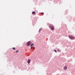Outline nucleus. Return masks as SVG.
I'll return each mask as SVG.
<instances>
[{
    "mask_svg": "<svg viewBox=\"0 0 75 75\" xmlns=\"http://www.w3.org/2000/svg\"><path fill=\"white\" fill-rule=\"evenodd\" d=\"M53 25L52 24H50V25L49 27L51 30H54V27Z\"/></svg>",
    "mask_w": 75,
    "mask_h": 75,
    "instance_id": "1",
    "label": "nucleus"
},
{
    "mask_svg": "<svg viewBox=\"0 0 75 75\" xmlns=\"http://www.w3.org/2000/svg\"><path fill=\"white\" fill-rule=\"evenodd\" d=\"M69 38H70L71 40H74V37L72 36H69Z\"/></svg>",
    "mask_w": 75,
    "mask_h": 75,
    "instance_id": "2",
    "label": "nucleus"
},
{
    "mask_svg": "<svg viewBox=\"0 0 75 75\" xmlns=\"http://www.w3.org/2000/svg\"><path fill=\"white\" fill-rule=\"evenodd\" d=\"M31 44V41H29L28 42L27 45L28 46H29L30 45V44Z\"/></svg>",
    "mask_w": 75,
    "mask_h": 75,
    "instance_id": "3",
    "label": "nucleus"
},
{
    "mask_svg": "<svg viewBox=\"0 0 75 75\" xmlns=\"http://www.w3.org/2000/svg\"><path fill=\"white\" fill-rule=\"evenodd\" d=\"M67 67L66 66H64L63 68V69L64 70H67Z\"/></svg>",
    "mask_w": 75,
    "mask_h": 75,
    "instance_id": "4",
    "label": "nucleus"
},
{
    "mask_svg": "<svg viewBox=\"0 0 75 75\" xmlns=\"http://www.w3.org/2000/svg\"><path fill=\"white\" fill-rule=\"evenodd\" d=\"M30 62H31V60H30V59H28V60L27 63L28 64H30Z\"/></svg>",
    "mask_w": 75,
    "mask_h": 75,
    "instance_id": "5",
    "label": "nucleus"
},
{
    "mask_svg": "<svg viewBox=\"0 0 75 75\" xmlns=\"http://www.w3.org/2000/svg\"><path fill=\"white\" fill-rule=\"evenodd\" d=\"M33 45H34V44L33 43L30 45V46L32 47V46H33Z\"/></svg>",
    "mask_w": 75,
    "mask_h": 75,
    "instance_id": "6",
    "label": "nucleus"
},
{
    "mask_svg": "<svg viewBox=\"0 0 75 75\" xmlns=\"http://www.w3.org/2000/svg\"><path fill=\"white\" fill-rule=\"evenodd\" d=\"M12 49H13V50H16L15 48H14V47H13V48H12Z\"/></svg>",
    "mask_w": 75,
    "mask_h": 75,
    "instance_id": "7",
    "label": "nucleus"
},
{
    "mask_svg": "<svg viewBox=\"0 0 75 75\" xmlns=\"http://www.w3.org/2000/svg\"><path fill=\"white\" fill-rule=\"evenodd\" d=\"M35 11H34L32 12V13L33 14H35Z\"/></svg>",
    "mask_w": 75,
    "mask_h": 75,
    "instance_id": "8",
    "label": "nucleus"
},
{
    "mask_svg": "<svg viewBox=\"0 0 75 75\" xmlns=\"http://www.w3.org/2000/svg\"><path fill=\"white\" fill-rule=\"evenodd\" d=\"M54 51H55V52L56 53L57 52V51L56 50H54Z\"/></svg>",
    "mask_w": 75,
    "mask_h": 75,
    "instance_id": "9",
    "label": "nucleus"
},
{
    "mask_svg": "<svg viewBox=\"0 0 75 75\" xmlns=\"http://www.w3.org/2000/svg\"><path fill=\"white\" fill-rule=\"evenodd\" d=\"M18 50H17V51H16V53H17V52H18Z\"/></svg>",
    "mask_w": 75,
    "mask_h": 75,
    "instance_id": "10",
    "label": "nucleus"
},
{
    "mask_svg": "<svg viewBox=\"0 0 75 75\" xmlns=\"http://www.w3.org/2000/svg\"><path fill=\"white\" fill-rule=\"evenodd\" d=\"M33 50H35V47H33Z\"/></svg>",
    "mask_w": 75,
    "mask_h": 75,
    "instance_id": "11",
    "label": "nucleus"
},
{
    "mask_svg": "<svg viewBox=\"0 0 75 75\" xmlns=\"http://www.w3.org/2000/svg\"><path fill=\"white\" fill-rule=\"evenodd\" d=\"M33 50H35V47H33Z\"/></svg>",
    "mask_w": 75,
    "mask_h": 75,
    "instance_id": "12",
    "label": "nucleus"
},
{
    "mask_svg": "<svg viewBox=\"0 0 75 75\" xmlns=\"http://www.w3.org/2000/svg\"><path fill=\"white\" fill-rule=\"evenodd\" d=\"M33 47H30V48H31V49H33Z\"/></svg>",
    "mask_w": 75,
    "mask_h": 75,
    "instance_id": "13",
    "label": "nucleus"
},
{
    "mask_svg": "<svg viewBox=\"0 0 75 75\" xmlns=\"http://www.w3.org/2000/svg\"><path fill=\"white\" fill-rule=\"evenodd\" d=\"M41 14H44V13H41Z\"/></svg>",
    "mask_w": 75,
    "mask_h": 75,
    "instance_id": "14",
    "label": "nucleus"
}]
</instances>
